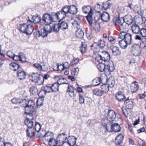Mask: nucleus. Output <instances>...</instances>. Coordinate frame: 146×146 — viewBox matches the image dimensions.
<instances>
[{"mask_svg": "<svg viewBox=\"0 0 146 146\" xmlns=\"http://www.w3.org/2000/svg\"><path fill=\"white\" fill-rule=\"evenodd\" d=\"M75 34L77 37L81 38L83 37L84 33L82 30L79 29L76 31Z\"/></svg>", "mask_w": 146, "mask_h": 146, "instance_id": "obj_35", "label": "nucleus"}, {"mask_svg": "<svg viewBox=\"0 0 146 146\" xmlns=\"http://www.w3.org/2000/svg\"><path fill=\"white\" fill-rule=\"evenodd\" d=\"M102 89L101 91L103 94L104 93L107 92L109 90V86L107 84H104L102 85L101 87Z\"/></svg>", "mask_w": 146, "mask_h": 146, "instance_id": "obj_36", "label": "nucleus"}, {"mask_svg": "<svg viewBox=\"0 0 146 146\" xmlns=\"http://www.w3.org/2000/svg\"><path fill=\"white\" fill-rule=\"evenodd\" d=\"M70 6L69 5L64 6V15L65 16L68 17V13L70 11Z\"/></svg>", "mask_w": 146, "mask_h": 146, "instance_id": "obj_50", "label": "nucleus"}, {"mask_svg": "<svg viewBox=\"0 0 146 146\" xmlns=\"http://www.w3.org/2000/svg\"><path fill=\"white\" fill-rule=\"evenodd\" d=\"M33 66L38 68L40 70L42 71V67L41 64H33Z\"/></svg>", "mask_w": 146, "mask_h": 146, "instance_id": "obj_61", "label": "nucleus"}, {"mask_svg": "<svg viewBox=\"0 0 146 146\" xmlns=\"http://www.w3.org/2000/svg\"><path fill=\"white\" fill-rule=\"evenodd\" d=\"M24 123L25 125L27 126V129H31L33 125V122L32 121L29 120V119L27 117L25 120Z\"/></svg>", "mask_w": 146, "mask_h": 146, "instance_id": "obj_28", "label": "nucleus"}, {"mask_svg": "<svg viewBox=\"0 0 146 146\" xmlns=\"http://www.w3.org/2000/svg\"><path fill=\"white\" fill-rule=\"evenodd\" d=\"M124 136L121 133L118 134L115 139V143L117 146H124L122 145Z\"/></svg>", "mask_w": 146, "mask_h": 146, "instance_id": "obj_12", "label": "nucleus"}, {"mask_svg": "<svg viewBox=\"0 0 146 146\" xmlns=\"http://www.w3.org/2000/svg\"><path fill=\"white\" fill-rule=\"evenodd\" d=\"M26 75V73L22 69L18 70L17 71V77L19 80H21L25 79Z\"/></svg>", "mask_w": 146, "mask_h": 146, "instance_id": "obj_14", "label": "nucleus"}, {"mask_svg": "<svg viewBox=\"0 0 146 146\" xmlns=\"http://www.w3.org/2000/svg\"><path fill=\"white\" fill-rule=\"evenodd\" d=\"M100 17L102 20L104 22H108L110 19V16L108 13L106 12H103Z\"/></svg>", "mask_w": 146, "mask_h": 146, "instance_id": "obj_19", "label": "nucleus"}, {"mask_svg": "<svg viewBox=\"0 0 146 146\" xmlns=\"http://www.w3.org/2000/svg\"><path fill=\"white\" fill-rule=\"evenodd\" d=\"M11 101L13 103L17 104L21 103L24 102H26V100L25 99L21 100L18 98H14L11 100Z\"/></svg>", "mask_w": 146, "mask_h": 146, "instance_id": "obj_34", "label": "nucleus"}, {"mask_svg": "<svg viewBox=\"0 0 146 146\" xmlns=\"http://www.w3.org/2000/svg\"><path fill=\"white\" fill-rule=\"evenodd\" d=\"M33 22L35 23H38L40 25H43L42 19L39 15L33 16L32 17Z\"/></svg>", "mask_w": 146, "mask_h": 146, "instance_id": "obj_17", "label": "nucleus"}, {"mask_svg": "<svg viewBox=\"0 0 146 146\" xmlns=\"http://www.w3.org/2000/svg\"><path fill=\"white\" fill-rule=\"evenodd\" d=\"M67 92L68 93L70 96L71 97L74 96V90L72 86L71 85H68Z\"/></svg>", "mask_w": 146, "mask_h": 146, "instance_id": "obj_30", "label": "nucleus"}, {"mask_svg": "<svg viewBox=\"0 0 146 146\" xmlns=\"http://www.w3.org/2000/svg\"><path fill=\"white\" fill-rule=\"evenodd\" d=\"M101 80L100 78L99 77L94 79L93 80L94 85L97 86L99 85L101 82Z\"/></svg>", "mask_w": 146, "mask_h": 146, "instance_id": "obj_48", "label": "nucleus"}, {"mask_svg": "<svg viewBox=\"0 0 146 146\" xmlns=\"http://www.w3.org/2000/svg\"><path fill=\"white\" fill-rule=\"evenodd\" d=\"M77 139L74 136H69L64 139V146H73L76 143Z\"/></svg>", "mask_w": 146, "mask_h": 146, "instance_id": "obj_7", "label": "nucleus"}, {"mask_svg": "<svg viewBox=\"0 0 146 146\" xmlns=\"http://www.w3.org/2000/svg\"><path fill=\"white\" fill-rule=\"evenodd\" d=\"M99 64L97 66L98 69L101 72H103L105 71L106 72V66L105 64L103 63V62H98Z\"/></svg>", "mask_w": 146, "mask_h": 146, "instance_id": "obj_31", "label": "nucleus"}, {"mask_svg": "<svg viewBox=\"0 0 146 146\" xmlns=\"http://www.w3.org/2000/svg\"><path fill=\"white\" fill-rule=\"evenodd\" d=\"M64 19V16L62 17V18L59 21L58 24H54L52 25V31L53 32H58L60 29L61 28V27L62 26V29H64V21L63 19Z\"/></svg>", "mask_w": 146, "mask_h": 146, "instance_id": "obj_9", "label": "nucleus"}, {"mask_svg": "<svg viewBox=\"0 0 146 146\" xmlns=\"http://www.w3.org/2000/svg\"><path fill=\"white\" fill-rule=\"evenodd\" d=\"M25 109V113L33 112L34 111V107L25 105L24 108Z\"/></svg>", "mask_w": 146, "mask_h": 146, "instance_id": "obj_41", "label": "nucleus"}, {"mask_svg": "<svg viewBox=\"0 0 146 146\" xmlns=\"http://www.w3.org/2000/svg\"><path fill=\"white\" fill-rule=\"evenodd\" d=\"M12 59L16 61L22 60L21 58V57L20 55H16L15 54V55H14Z\"/></svg>", "mask_w": 146, "mask_h": 146, "instance_id": "obj_57", "label": "nucleus"}, {"mask_svg": "<svg viewBox=\"0 0 146 146\" xmlns=\"http://www.w3.org/2000/svg\"><path fill=\"white\" fill-rule=\"evenodd\" d=\"M111 50L113 54L115 56H118L121 54V51L119 48L116 46H113L111 48Z\"/></svg>", "mask_w": 146, "mask_h": 146, "instance_id": "obj_27", "label": "nucleus"}, {"mask_svg": "<svg viewBox=\"0 0 146 146\" xmlns=\"http://www.w3.org/2000/svg\"><path fill=\"white\" fill-rule=\"evenodd\" d=\"M14 55H15V54L11 51H9L7 53V55L10 58H12Z\"/></svg>", "mask_w": 146, "mask_h": 146, "instance_id": "obj_62", "label": "nucleus"}, {"mask_svg": "<svg viewBox=\"0 0 146 146\" xmlns=\"http://www.w3.org/2000/svg\"><path fill=\"white\" fill-rule=\"evenodd\" d=\"M34 35L36 37H40L41 36L43 37H45V36L42 32V29H40V30H36L34 32Z\"/></svg>", "mask_w": 146, "mask_h": 146, "instance_id": "obj_38", "label": "nucleus"}, {"mask_svg": "<svg viewBox=\"0 0 146 146\" xmlns=\"http://www.w3.org/2000/svg\"><path fill=\"white\" fill-rule=\"evenodd\" d=\"M139 88L138 83L136 81L131 83V91L132 92H135Z\"/></svg>", "mask_w": 146, "mask_h": 146, "instance_id": "obj_21", "label": "nucleus"}, {"mask_svg": "<svg viewBox=\"0 0 146 146\" xmlns=\"http://www.w3.org/2000/svg\"><path fill=\"white\" fill-rule=\"evenodd\" d=\"M115 69L113 63L110 62L106 67V72H108L110 73L113 71Z\"/></svg>", "mask_w": 146, "mask_h": 146, "instance_id": "obj_22", "label": "nucleus"}, {"mask_svg": "<svg viewBox=\"0 0 146 146\" xmlns=\"http://www.w3.org/2000/svg\"><path fill=\"white\" fill-rule=\"evenodd\" d=\"M26 29L27 30L25 31V34L27 35H31L33 32L34 29V27L32 25L30 24L28 25Z\"/></svg>", "mask_w": 146, "mask_h": 146, "instance_id": "obj_26", "label": "nucleus"}, {"mask_svg": "<svg viewBox=\"0 0 146 146\" xmlns=\"http://www.w3.org/2000/svg\"><path fill=\"white\" fill-rule=\"evenodd\" d=\"M64 78H59L57 82L59 85L64 84Z\"/></svg>", "mask_w": 146, "mask_h": 146, "instance_id": "obj_60", "label": "nucleus"}, {"mask_svg": "<svg viewBox=\"0 0 146 146\" xmlns=\"http://www.w3.org/2000/svg\"><path fill=\"white\" fill-rule=\"evenodd\" d=\"M130 52L134 56H138L141 54V51L139 45L134 44L131 46L130 49Z\"/></svg>", "mask_w": 146, "mask_h": 146, "instance_id": "obj_8", "label": "nucleus"}, {"mask_svg": "<svg viewBox=\"0 0 146 146\" xmlns=\"http://www.w3.org/2000/svg\"><path fill=\"white\" fill-rule=\"evenodd\" d=\"M54 70L56 71H61L64 70V64H62L58 63L56 65V68H53Z\"/></svg>", "mask_w": 146, "mask_h": 146, "instance_id": "obj_42", "label": "nucleus"}, {"mask_svg": "<svg viewBox=\"0 0 146 146\" xmlns=\"http://www.w3.org/2000/svg\"><path fill=\"white\" fill-rule=\"evenodd\" d=\"M113 23L115 25H117L119 26L121 23L124 22L123 19L120 17H114L113 19Z\"/></svg>", "mask_w": 146, "mask_h": 146, "instance_id": "obj_20", "label": "nucleus"}, {"mask_svg": "<svg viewBox=\"0 0 146 146\" xmlns=\"http://www.w3.org/2000/svg\"><path fill=\"white\" fill-rule=\"evenodd\" d=\"M134 107V104L133 101H129L126 102V107L127 109L129 110L132 109Z\"/></svg>", "mask_w": 146, "mask_h": 146, "instance_id": "obj_40", "label": "nucleus"}, {"mask_svg": "<svg viewBox=\"0 0 146 146\" xmlns=\"http://www.w3.org/2000/svg\"><path fill=\"white\" fill-rule=\"evenodd\" d=\"M119 44L120 47L123 49L126 48L127 47V45L129 44L123 39H121L119 41Z\"/></svg>", "mask_w": 146, "mask_h": 146, "instance_id": "obj_37", "label": "nucleus"}, {"mask_svg": "<svg viewBox=\"0 0 146 146\" xmlns=\"http://www.w3.org/2000/svg\"><path fill=\"white\" fill-rule=\"evenodd\" d=\"M28 25L26 23L20 24L18 26V28L20 31L25 33Z\"/></svg>", "mask_w": 146, "mask_h": 146, "instance_id": "obj_29", "label": "nucleus"}, {"mask_svg": "<svg viewBox=\"0 0 146 146\" xmlns=\"http://www.w3.org/2000/svg\"><path fill=\"white\" fill-rule=\"evenodd\" d=\"M111 130L110 129L111 131H114L115 132H119L121 130V127L118 123H114L111 124Z\"/></svg>", "mask_w": 146, "mask_h": 146, "instance_id": "obj_18", "label": "nucleus"}, {"mask_svg": "<svg viewBox=\"0 0 146 146\" xmlns=\"http://www.w3.org/2000/svg\"><path fill=\"white\" fill-rule=\"evenodd\" d=\"M40 64H42V71L43 72L47 71L48 69V67L46 66L44 63L41 62L40 63Z\"/></svg>", "mask_w": 146, "mask_h": 146, "instance_id": "obj_59", "label": "nucleus"}, {"mask_svg": "<svg viewBox=\"0 0 146 146\" xmlns=\"http://www.w3.org/2000/svg\"><path fill=\"white\" fill-rule=\"evenodd\" d=\"M53 135V133L52 132H47L45 133L44 137L45 139L48 141L50 146H58V141L52 138L51 136Z\"/></svg>", "mask_w": 146, "mask_h": 146, "instance_id": "obj_5", "label": "nucleus"}, {"mask_svg": "<svg viewBox=\"0 0 146 146\" xmlns=\"http://www.w3.org/2000/svg\"><path fill=\"white\" fill-rule=\"evenodd\" d=\"M35 87V86H32L30 89L29 91L33 95H34L36 94Z\"/></svg>", "mask_w": 146, "mask_h": 146, "instance_id": "obj_58", "label": "nucleus"}, {"mask_svg": "<svg viewBox=\"0 0 146 146\" xmlns=\"http://www.w3.org/2000/svg\"><path fill=\"white\" fill-rule=\"evenodd\" d=\"M10 66L13 68V70L14 71H17L18 70L22 69L19 64L16 62H12L10 64Z\"/></svg>", "mask_w": 146, "mask_h": 146, "instance_id": "obj_33", "label": "nucleus"}, {"mask_svg": "<svg viewBox=\"0 0 146 146\" xmlns=\"http://www.w3.org/2000/svg\"><path fill=\"white\" fill-rule=\"evenodd\" d=\"M87 45L85 42H82L80 47V51L82 54L85 53L87 50Z\"/></svg>", "mask_w": 146, "mask_h": 146, "instance_id": "obj_24", "label": "nucleus"}, {"mask_svg": "<svg viewBox=\"0 0 146 146\" xmlns=\"http://www.w3.org/2000/svg\"><path fill=\"white\" fill-rule=\"evenodd\" d=\"M93 92L94 95L97 96H101L103 94L101 90H99L98 88H96L93 90Z\"/></svg>", "mask_w": 146, "mask_h": 146, "instance_id": "obj_43", "label": "nucleus"}, {"mask_svg": "<svg viewBox=\"0 0 146 146\" xmlns=\"http://www.w3.org/2000/svg\"><path fill=\"white\" fill-rule=\"evenodd\" d=\"M141 29L139 25L134 23L131 26V30L133 33L137 34L139 33Z\"/></svg>", "mask_w": 146, "mask_h": 146, "instance_id": "obj_16", "label": "nucleus"}, {"mask_svg": "<svg viewBox=\"0 0 146 146\" xmlns=\"http://www.w3.org/2000/svg\"><path fill=\"white\" fill-rule=\"evenodd\" d=\"M82 11L85 14L88 13V15L86 17L89 24L91 26L93 23L92 18V9L91 7L89 5L84 6L82 8Z\"/></svg>", "mask_w": 146, "mask_h": 146, "instance_id": "obj_3", "label": "nucleus"}, {"mask_svg": "<svg viewBox=\"0 0 146 146\" xmlns=\"http://www.w3.org/2000/svg\"><path fill=\"white\" fill-rule=\"evenodd\" d=\"M35 129L36 131L37 132H38L41 129L40 124V123L36 122L35 126Z\"/></svg>", "mask_w": 146, "mask_h": 146, "instance_id": "obj_54", "label": "nucleus"}, {"mask_svg": "<svg viewBox=\"0 0 146 146\" xmlns=\"http://www.w3.org/2000/svg\"><path fill=\"white\" fill-rule=\"evenodd\" d=\"M105 45V42L104 40L100 39L98 42V46L101 48H104Z\"/></svg>", "mask_w": 146, "mask_h": 146, "instance_id": "obj_47", "label": "nucleus"}, {"mask_svg": "<svg viewBox=\"0 0 146 146\" xmlns=\"http://www.w3.org/2000/svg\"><path fill=\"white\" fill-rule=\"evenodd\" d=\"M123 22V23H121L119 26L121 30L123 31H126L127 29V26L125 25V23Z\"/></svg>", "mask_w": 146, "mask_h": 146, "instance_id": "obj_52", "label": "nucleus"}, {"mask_svg": "<svg viewBox=\"0 0 146 146\" xmlns=\"http://www.w3.org/2000/svg\"><path fill=\"white\" fill-rule=\"evenodd\" d=\"M119 37L121 39H123L129 44L131 43L132 40L131 35L124 31L120 33Z\"/></svg>", "mask_w": 146, "mask_h": 146, "instance_id": "obj_6", "label": "nucleus"}, {"mask_svg": "<svg viewBox=\"0 0 146 146\" xmlns=\"http://www.w3.org/2000/svg\"><path fill=\"white\" fill-rule=\"evenodd\" d=\"M35 105V102L34 100H30L28 101V103L26 104V105L27 106L33 107H34Z\"/></svg>", "mask_w": 146, "mask_h": 146, "instance_id": "obj_55", "label": "nucleus"}, {"mask_svg": "<svg viewBox=\"0 0 146 146\" xmlns=\"http://www.w3.org/2000/svg\"><path fill=\"white\" fill-rule=\"evenodd\" d=\"M141 14L142 17L146 18V9L142 11Z\"/></svg>", "mask_w": 146, "mask_h": 146, "instance_id": "obj_64", "label": "nucleus"}, {"mask_svg": "<svg viewBox=\"0 0 146 146\" xmlns=\"http://www.w3.org/2000/svg\"><path fill=\"white\" fill-rule=\"evenodd\" d=\"M111 5V4L108 2H104L102 4L101 9L106 10L110 7Z\"/></svg>", "mask_w": 146, "mask_h": 146, "instance_id": "obj_39", "label": "nucleus"}, {"mask_svg": "<svg viewBox=\"0 0 146 146\" xmlns=\"http://www.w3.org/2000/svg\"><path fill=\"white\" fill-rule=\"evenodd\" d=\"M123 19L124 22L128 25L131 24L133 22L132 17L131 15L125 16Z\"/></svg>", "mask_w": 146, "mask_h": 146, "instance_id": "obj_23", "label": "nucleus"}, {"mask_svg": "<svg viewBox=\"0 0 146 146\" xmlns=\"http://www.w3.org/2000/svg\"><path fill=\"white\" fill-rule=\"evenodd\" d=\"M107 82L108 84V85L109 86V87L112 88L114 86L115 82V80L113 79H109L108 80Z\"/></svg>", "mask_w": 146, "mask_h": 146, "instance_id": "obj_45", "label": "nucleus"}, {"mask_svg": "<svg viewBox=\"0 0 146 146\" xmlns=\"http://www.w3.org/2000/svg\"><path fill=\"white\" fill-rule=\"evenodd\" d=\"M41 75L40 74H38L37 72L36 73L33 72L29 76V77L30 79L31 78L32 81L36 82Z\"/></svg>", "mask_w": 146, "mask_h": 146, "instance_id": "obj_32", "label": "nucleus"}, {"mask_svg": "<svg viewBox=\"0 0 146 146\" xmlns=\"http://www.w3.org/2000/svg\"><path fill=\"white\" fill-rule=\"evenodd\" d=\"M139 33L142 37H146V29L144 28H142L141 29Z\"/></svg>", "mask_w": 146, "mask_h": 146, "instance_id": "obj_51", "label": "nucleus"}, {"mask_svg": "<svg viewBox=\"0 0 146 146\" xmlns=\"http://www.w3.org/2000/svg\"><path fill=\"white\" fill-rule=\"evenodd\" d=\"M52 88L50 85H47L44 87L41 88V90L39 92L38 96L39 97L38 99L37 102H38L40 100H41L40 105L41 106L43 105L44 98L47 93H49L52 92Z\"/></svg>", "mask_w": 146, "mask_h": 146, "instance_id": "obj_2", "label": "nucleus"}, {"mask_svg": "<svg viewBox=\"0 0 146 146\" xmlns=\"http://www.w3.org/2000/svg\"><path fill=\"white\" fill-rule=\"evenodd\" d=\"M115 97L119 102L125 101L126 100L124 94L123 92H118L116 94Z\"/></svg>", "mask_w": 146, "mask_h": 146, "instance_id": "obj_15", "label": "nucleus"}, {"mask_svg": "<svg viewBox=\"0 0 146 146\" xmlns=\"http://www.w3.org/2000/svg\"><path fill=\"white\" fill-rule=\"evenodd\" d=\"M36 82H37L39 85L42 84L44 82V79L43 76L41 75Z\"/></svg>", "mask_w": 146, "mask_h": 146, "instance_id": "obj_49", "label": "nucleus"}, {"mask_svg": "<svg viewBox=\"0 0 146 146\" xmlns=\"http://www.w3.org/2000/svg\"><path fill=\"white\" fill-rule=\"evenodd\" d=\"M101 54L97 55L95 59L98 62H108L110 58V55L107 51L101 52Z\"/></svg>", "mask_w": 146, "mask_h": 146, "instance_id": "obj_4", "label": "nucleus"}, {"mask_svg": "<svg viewBox=\"0 0 146 146\" xmlns=\"http://www.w3.org/2000/svg\"><path fill=\"white\" fill-rule=\"evenodd\" d=\"M94 46V44L91 46V47L92 48V49H93L94 54H97L98 53L100 52V48H95Z\"/></svg>", "mask_w": 146, "mask_h": 146, "instance_id": "obj_53", "label": "nucleus"}, {"mask_svg": "<svg viewBox=\"0 0 146 146\" xmlns=\"http://www.w3.org/2000/svg\"><path fill=\"white\" fill-rule=\"evenodd\" d=\"M62 13H64V7H62L61 11L57 12L54 15H52V13L51 15L48 13H44L42 17V22L43 21L47 24H51L52 22L55 21L54 19V18L59 19L58 15Z\"/></svg>", "mask_w": 146, "mask_h": 146, "instance_id": "obj_1", "label": "nucleus"}, {"mask_svg": "<svg viewBox=\"0 0 146 146\" xmlns=\"http://www.w3.org/2000/svg\"><path fill=\"white\" fill-rule=\"evenodd\" d=\"M70 11L68 13V17L72 14L76 15L77 13V9L74 5L70 6Z\"/></svg>", "mask_w": 146, "mask_h": 146, "instance_id": "obj_25", "label": "nucleus"}, {"mask_svg": "<svg viewBox=\"0 0 146 146\" xmlns=\"http://www.w3.org/2000/svg\"><path fill=\"white\" fill-rule=\"evenodd\" d=\"M51 24H47L45 25L43 28L42 29V32L45 37L47 36V35L52 31V25H50Z\"/></svg>", "mask_w": 146, "mask_h": 146, "instance_id": "obj_11", "label": "nucleus"}, {"mask_svg": "<svg viewBox=\"0 0 146 146\" xmlns=\"http://www.w3.org/2000/svg\"><path fill=\"white\" fill-rule=\"evenodd\" d=\"M79 61V59L78 58H74L70 62V65L74 66L78 63Z\"/></svg>", "mask_w": 146, "mask_h": 146, "instance_id": "obj_46", "label": "nucleus"}, {"mask_svg": "<svg viewBox=\"0 0 146 146\" xmlns=\"http://www.w3.org/2000/svg\"><path fill=\"white\" fill-rule=\"evenodd\" d=\"M79 102L80 104H82L84 103V98L83 96L81 94L79 95Z\"/></svg>", "mask_w": 146, "mask_h": 146, "instance_id": "obj_56", "label": "nucleus"}, {"mask_svg": "<svg viewBox=\"0 0 146 146\" xmlns=\"http://www.w3.org/2000/svg\"><path fill=\"white\" fill-rule=\"evenodd\" d=\"M116 117L115 112L113 110H109L107 119L110 123L113 121L115 120Z\"/></svg>", "mask_w": 146, "mask_h": 146, "instance_id": "obj_13", "label": "nucleus"}, {"mask_svg": "<svg viewBox=\"0 0 146 146\" xmlns=\"http://www.w3.org/2000/svg\"><path fill=\"white\" fill-rule=\"evenodd\" d=\"M59 85L57 83H55L51 86L52 91L54 92L58 91Z\"/></svg>", "mask_w": 146, "mask_h": 146, "instance_id": "obj_44", "label": "nucleus"}, {"mask_svg": "<svg viewBox=\"0 0 146 146\" xmlns=\"http://www.w3.org/2000/svg\"><path fill=\"white\" fill-rule=\"evenodd\" d=\"M109 121L107 118H103L102 120V123L103 127L102 128L104 130L105 132H110V126Z\"/></svg>", "mask_w": 146, "mask_h": 146, "instance_id": "obj_10", "label": "nucleus"}, {"mask_svg": "<svg viewBox=\"0 0 146 146\" xmlns=\"http://www.w3.org/2000/svg\"><path fill=\"white\" fill-rule=\"evenodd\" d=\"M79 72V69L78 68H76L74 70V76H77Z\"/></svg>", "mask_w": 146, "mask_h": 146, "instance_id": "obj_63", "label": "nucleus"}]
</instances>
